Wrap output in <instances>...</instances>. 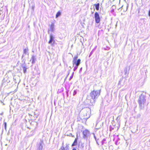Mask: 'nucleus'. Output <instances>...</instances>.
I'll return each instance as SVG.
<instances>
[{
	"mask_svg": "<svg viewBox=\"0 0 150 150\" xmlns=\"http://www.w3.org/2000/svg\"><path fill=\"white\" fill-rule=\"evenodd\" d=\"M100 95V91H95L94 90L92 91L90 93L89 96L87 98V100H88V102L89 101L90 102V103H89V105H93L96 99Z\"/></svg>",
	"mask_w": 150,
	"mask_h": 150,
	"instance_id": "nucleus-1",
	"label": "nucleus"
},
{
	"mask_svg": "<svg viewBox=\"0 0 150 150\" xmlns=\"http://www.w3.org/2000/svg\"><path fill=\"white\" fill-rule=\"evenodd\" d=\"M83 116L86 118H88L90 117V115L91 113V109L88 108H86L83 110Z\"/></svg>",
	"mask_w": 150,
	"mask_h": 150,
	"instance_id": "nucleus-2",
	"label": "nucleus"
},
{
	"mask_svg": "<svg viewBox=\"0 0 150 150\" xmlns=\"http://www.w3.org/2000/svg\"><path fill=\"white\" fill-rule=\"evenodd\" d=\"M145 97L144 95L141 94L139 98L138 99V102L140 106L143 107L144 103L145 102Z\"/></svg>",
	"mask_w": 150,
	"mask_h": 150,
	"instance_id": "nucleus-3",
	"label": "nucleus"
},
{
	"mask_svg": "<svg viewBox=\"0 0 150 150\" xmlns=\"http://www.w3.org/2000/svg\"><path fill=\"white\" fill-rule=\"evenodd\" d=\"M81 60L80 59H79V60L78 61H77V62H74V63L73 64V67H74V68L73 69V70L74 71H75L77 69L78 66L80 64Z\"/></svg>",
	"mask_w": 150,
	"mask_h": 150,
	"instance_id": "nucleus-4",
	"label": "nucleus"
},
{
	"mask_svg": "<svg viewBox=\"0 0 150 150\" xmlns=\"http://www.w3.org/2000/svg\"><path fill=\"white\" fill-rule=\"evenodd\" d=\"M94 18L96 23H99L100 21V18L99 14L97 12L95 13Z\"/></svg>",
	"mask_w": 150,
	"mask_h": 150,
	"instance_id": "nucleus-5",
	"label": "nucleus"
},
{
	"mask_svg": "<svg viewBox=\"0 0 150 150\" xmlns=\"http://www.w3.org/2000/svg\"><path fill=\"white\" fill-rule=\"evenodd\" d=\"M83 138L84 139H87L88 138V136H89L90 135L89 132L87 130H85L83 132Z\"/></svg>",
	"mask_w": 150,
	"mask_h": 150,
	"instance_id": "nucleus-6",
	"label": "nucleus"
},
{
	"mask_svg": "<svg viewBox=\"0 0 150 150\" xmlns=\"http://www.w3.org/2000/svg\"><path fill=\"white\" fill-rule=\"evenodd\" d=\"M55 42L54 40V37L53 35L51 34L50 35V39L48 42V43L50 44L51 45H52L54 44Z\"/></svg>",
	"mask_w": 150,
	"mask_h": 150,
	"instance_id": "nucleus-7",
	"label": "nucleus"
},
{
	"mask_svg": "<svg viewBox=\"0 0 150 150\" xmlns=\"http://www.w3.org/2000/svg\"><path fill=\"white\" fill-rule=\"evenodd\" d=\"M42 141H40L38 145L37 150H42L43 146L42 145Z\"/></svg>",
	"mask_w": 150,
	"mask_h": 150,
	"instance_id": "nucleus-8",
	"label": "nucleus"
},
{
	"mask_svg": "<svg viewBox=\"0 0 150 150\" xmlns=\"http://www.w3.org/2000/svg\"><path fill=\"white\" fill-rule=\"evenodd\" d=\"M54 30V24L53 23H52L51 25L50 29H48V33H50V31H51L52 32H53Z\"/></svg>",
	"mask_w": 150,
	"mask_h": 150,
	"instance_id": "nucleus-9",
	"label": "nucleus"
},
{
	"mask_svg": "<svg viewBox=\"0 0 150 150\" xmlns=\"http://www.w3.org/2000/svg\"><path fill=\"white\" fill-rule=\"evenodd\" d=\"M66 145L65 147L62 146L59 149V150H69V144H66Z\"/></svg>",
	"mask_w": 150,
	"mask_h": 150,
	"instance_id": "nucleus-10",
	"label": "nucleus"
},
{
	"mask_svg": "<svg viewBox=\"0 0 150 150\" xmlns=\"http://www.w3.org/2000/svg\"><path fill=\"white\" fill-rule=\"evenodd\" d=\"M36 60V57L34 55H33L31 59L30 60V62H31L32 61V64H33L35 62V61Z\"/></svg>",
	"mask_w": 150,
	"mask_h": 150,
	"instance_id": "nucleus-11",
	"label": "nucleus"
},
{
	"mask_svg": "<svg viewBox=\"0 0 150 150\" xmlns=\"http://www.w3.org/2000/svg\"><path fill=\"white\" fill-rule=\"evenodd\" d=\"M94 6H95L96 8L97 11H98L99 9V7L100 6V4L98 3L96 4H95Z\"/></svg>",
	"mask_w": 150,
	"mask_h": 150,
	"instance_id": "nucleus-12",
	"label": "nucleus"
},
{
	"mask_svg": "<svg viewBox=\"0 0 150 150\" xmlns=\"http://www.w3.org/2000/svg\"><path fill=\"white\" fill-rule=\"evenodd\" d=\"M78 57L77 56H76L74 58L73 60L72 61L73 63H74V62H76L77 61H78V60H79V59L78 60H77Z\"/></svg>",
	"mask_w": 150,
	"mask_h": 150,
	"instance_id": "nucleus-13",
	"label": "nucleus"
},
{
	"mask_svg": "<svg viewBox=\"0 0 150 150\" xmlns=\"http://www.w3.org/2000/svg\"><path fill=\"white\" fill-rule=\"evenodd\" d=\"M77 140L76 139H75V140H74V143L72 145V146H74L76 145L77 144Z\"/></svg>",
	"mask_w": 150,
	"mask_h": 150,
	"instance_id": "nucleus-14",
	"label": "nucleus"
},
{
	"mask_svg": "<svg viewBox=\"0 0 150 150\" xmlns=\"http://www.w3.org/2000/svg\"><path fill=\"white\" fill-rule=\"evenodd\" d=\"M61 15V13L60 11H58L56 15V18H57L59 16Z\"/></svg>",
	"mask_w": 150,
	"mask_h": 150,
	"instance_id": "nucleus-15",
	"label": "nucleus"
},
{
	"mask_svg": "<svg viewBox=\"0 0 150 150\" xmlns=\"http://www.w3.org/2000/svg\"><path fill=\"white\" fill-rule=\"evenodd\" d=\"M28 52V48L24 49L23 50V53L25 54H26Z\"/></svg>",
	"mask_w": 150,
	"mask_h": 150,
	"instance_id": "nucleus-16",
	"label": "nucleus"
},
{
	"mask_svg": "<svg viewBox=\"0 0 150 150\" xmlns=\"http://www.w3.org/2000/svg\"><path fill=\"white\" fill-rule=\"evenodd\" d=\"M23 72L24 73H25L26 72V67L24 66H23Z\"/></svg>",
	"mask_w": 150,
	"mask_h": 150,
	"instance_id": "nucleus-17",
	"label": "nucleus"
},
{
	"mask_svg": "<svg viewBox=\"0 0 150 150\" xmlns=\"http://www.w3.org/2000/svg\"><path fill=\"white\" fill-rule=\"evenodd\" d=\"M94 138L95 139V140L96 141V143L98 145H99V144L98 143V140L96 138V136H95V134H94Z\"/></svg>",
	"mask_w": 150,
	"mask_h": 150,
	"instance_id": "nucleus-18",
	"label": "nucleus"
},
{
	"mask_svg": "<svg viewBox=\"0 0 150 150\" xmlns=\"http://www.w3.org/2000/svg\"><path fill=\"white\" fill-rule=\"evenodd\" d=\"M106 141V140L105 139H104L102 141V145H104L105 144V142Z\"/></svg>",
	"mask_w": 150,
	"mask_h": 150,
	"instance_id": "nucleus-19",
	"label": "nucleus"
},
{
	"mask_svg": "<svg viewBox=\"0 0 150 150\" xmlns=\"http://www.w3.org/2000/svg\"><path fill=\"white\" fill-rule=\"evenodd\" d=\"M107 144L106 143H105V144H104V145H102V147L103 148V149H104L105 147H104L105 146H106Z\"/></svg>",
	"mask_w": 150,
	"mask_h": 150,
	"instance_id": "nucleus-20",
	"label": "nucleus"
},
{
	"mask_svg": "<svg viewBox=\"0 0 150 150\" xmlns=\"http://www.w3.org/2000/svg\"><path fill=\"white\" fill-rule=\"evenodd\" d=\"M74 74V72H73L72 75H71V77L70 78V79H69L70 81L71 80V79L72 78Z\"/></svg>",
	"mask_w": 150,
	"mask_h": 150,
	"instance_id": "nucleus-21",
	"label": "nucleus"
},
{
	"mask_svg": "<svg viewBox=\"0 0 150 150\" xmlns=\"http://www.w3.org/2000/svg\"><path fill=\"white\" fill-rule=\"evenodd\" d=\"M4 127H5V129H6V122H4Z\"/></svg>",
	"mask_w": 150,
	"mask_h": 150,
	"instance_id": "nucleus-22",
	"label": "nucleus"
},
{
	"mask_svg": "<svg viewBox=\"0 0 150 150\" xmlns=\"http://www.w3.org/2000/svg\"><path fill=\"white\" fill-rule=\"evenodd\" d=\"M76 92L75 91H74L73 93V95L74 96L75 95H76Z\"/></svg>",
	"mask_w": 150,
	"mask_h": 150,
	"instance_id": "nucleus-23",
	"label": "nucleus"
},
{
	"mask_svg": "<svg viewBox=\"0 0 150 150\" xmlns=\"http://www.w3.org/2000/svg\"><path fill=\"white\" fill-rule=\"evenodd\" d=\"M148 14L149 16H150V10L149 11Z\"/></svg>",
	"mask_w": 150,
	"mask_h": 150,
	"instance_id": "nucleus-24",
	"label": "nucleus"
},
{
	"mask_svg": "<svg viewBox=\"0 0 150 150\" xmlns=\"http://www.w3.org/2000/svg\"><path fill=\"white\" fill-rule=\"evenodd\" d=\"M121 80H120L119 81V83H118V84H120V83H121Z\"/></svg>",
	"mask_w": 150,
	"mask_h": 150,
	"instance_id": "nucleus-25",
	"label": "nucleus"
},
{
	"mask_svg": "<svg viewBox=\"0 0 150 150\" xmlns=\"http://www.w3.org/2000/svg\"><path fill=\"white\" fill-rule=\"evenodd\" d=\"M24 57V54H23L22 56V58H23Z\"/></svg>",
	"mask_w": 150,
	"mask_h": 150,
	"instance_id": "nucleus-26",
	"label": "nucleus"
},
{
	"mask_svg": "<svg viewBox=\"0 0 150 150\" xmlns=\"http://www.w3.org/2000/svg\"><path fill=\"white\" fill-rule=\"evenodd\" d=\"M34 8H35V7L34 6H33L32 8V9L33 10H34Z\"/></svg>",
	"mask_w": 150,
	"mask_h": 150,
	"instance_id": "nucleus-27",
	"label": "nucleus"
},
{
	"mask_svg": "<svg viewBox=\"0 0 150 150\" xmlns=\"http://www.w3.org/2000/svg\"><path fill=\"white\" fill-rule=\"evenodd\" d=\"M14 81H16V79H15L14 78H13Z\"/></svg>",
	"mask_w": 150,
	"mask_h": 150,
	"instance_id": "nucleus-28",
	"label": "nucleus"
},
{
	"mask_svg": "<svg viewBox=\"0 0 150 150\" xmlns=\"http://www.w3.org/2000/svg\"><path fill=\"white\" fill-rule=\"evenodd\" d=\"M72 150H76V149H73Z\"/></svg>",
	"mask_w": 150,
	"mask_h": 150,
	"instance_id": "nucleus-29",
	"label": "nucleus"
},
{
	"mask_svg": "<svg viewBox=\"0 0 150 150\" xmlns=\"http://www.w3.org/2000/svg\"><path fill=\"white\" fill-rule=\"evenodd\" d=\"M119 117V116H118V117H117V119H118Z\"/></svg>",
	"mask_w": 150,
	"mask_h": 150,
	"instance_id": "nucleus-30",
	"label": "nucleus"
},
{
	"mask_svg": "<svg viewBox=\"0 0 150 150\" xmlns=\"http://www.w3.org/2000/svg\"><path fill=\"white\" fill-rule=\"evenodd\" d=\"M91 52L90 53V55H91Z\"/></svg>",
	"mask_w": 150,
	"mask_h": 150,
	"instance_id": "nucleus-31",
	"label": "nucleus"
},
{
	"mask_svg": "<svg viewBox=\"0 0 150 150\" xmlns=\"http://www.w3.org/2000/svg\"><path fill=\"white\" fill-rule=\"evenodd\" d=\"M93 12H92V14H93Z\"/></svg>",
	"mask_w": 150,
	"mask_h": 150,
	"instance_id": "nucleus-32",
	"label": "nucleus"
}]
</instances>
